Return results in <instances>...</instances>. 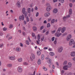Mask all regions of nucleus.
Wrapping results in <instances>:
<instances>
[{"instance_id": "nucleus-30", "label": "nucleus", "mask_w": 75, "mask_h": 75, "mask_svg": "<svg viewBox=\"0 0 75 75\" xmlns=\"http://www.w3.org/2000/svg\"><path fill=\"white\" fill-rule=\"evenodd\" d=\"M55 22V19H53L51 21V24H53Z\"/></svg>"}, {"instance_id": "nucleus-1", "label": "nucleus", "mask_w": 75, "mask_h": 75, "mask_svg": "<svg viewBox=\"0 0 75 75\" xmlns=\"http://www.w3.org/2000/svg\"><path fill=\"white\" fill-rule=\"evenodd\" d=\"M72 38V35H67V36L66 40H67V41H69L71 39V38Z\"/></svg>"}, {"instance_id": "nucleus-24", "label": "nucleus", "mask_w": 75, "mask_h": 75, "mask_svg": "<svg viewBox=\"0 0 75 75\" xmlns=\"http://www.w3.org/2000/svg\"><path fill=\"white\" fill-rule=\"evenodd\" d=\"M50 54L51 56H54V53L53 52H50Z\"/></svg>"}, {"instance_id": "nucleus-61", "label": "nucleus", "mask_w": 75, "mask_h": 75, "mask_svg": "<svg viewBox=\"0 0 75 75\" xmlns=\"http://www.w3.org/2000/svg\"><path fill=\"white\" fill-rule=\"evenodd\" d=\"M55 31H56L55 30H54L53 31H52V33H54Z\"/></svg>"}, {"instance_id": "nucleus-27", "label": "nucleus", "mask_w": 75, "mask_h": 75, "mask_svg": "<svg viewBox=\"0 0 75 75\" xmlns=\"http://www.w3.org/2000/svg\"><path fill=\"white\" fill-rule=\"evenodd\" d=\"M62 35V33H59V34H58L57 35V36L58 37H59L60 35Z\"/></svg>"}, {"instance_id": "nucleus-4", "label": "nucleus", "mask_w": 75, "mask_h": 75, "mask_svg": "<svg viewBox=\"0 0 75 75\" xmlns=\"http://www.w3.org/2000/svg\"><path fill=\"white\" fill-rule=\"evenodd\" d=\"M62 50H63V48H62V47H59L58 49V52H62Z\"/></svg>"}, {"instance_id": "nucleus-14", "label": "nucleus", "mask_w": 75, "mask_h": 75, "mask_svg": "<svg viewBox=\"0 0 75 75\" xmlns=\"http://www.w3.org/2000/svg\"><path fill=\"white\" fill-rule=\"evenodd\" d=\"M22 11L23 14L24 13L26 12L25 11V8H23L22 9Z\"/></svg>"}, {"instance_id": "nucleus-15", "label": "nucleus", "mask_w": 75, "mask_h": 75, "mask_svg": "<svg viewBox=\"0 0 75 75\" xmlns=\"http://www.w3.org/2000/svg\"><path fill=\"white\" fill-rule=\"evenodd\" d=\"M58 1L59 2H60V3L63 4V3H64L65 0H58Z\"/></svg>"}, {"instance_id": "nucleus-49", "label": "nucleus", "mask_w": 75, "mask_h": 75, "mask_svg": "<svg viewBox=\"0 0 75 75\" xmlns=\"http://www.w3.org/2000/svg\"><path fill=\"white\" fill-rule=\"evenodd\" d=\"M32 37H33L35 36V34L34 33H32Z\"/></svg>"}, {"instance_id": "nucleus-3", "label": "nucleus", "mask_w": 75, "mask_h": 75, "mask_svg": "<svg viewBox=\"0 0 75 75\" xmlns=\"http://www.w3.org/2000/svg\"><path fill=\"white\" fill-rule=\"evenodd\" d=\"M9 59H10V60H14L15 59V56H9L8 57Z\"/></svg>"}, {"instance_id": "nucleus-38", "label": "nucleus", "mask_w": 75, "mask_h": 75, "mask_svg": "<svg viewBox=\"0 0 75 75\" xmlns=\"http://www.w3.org/2000/svg\"><path fill=\"white\" fill-rule=\"evenodd\" d=\"M17 4H18V7H20V2H18Z\"/></svg>"}, {"instance_id": "nucleus-32", "label": "nucleus", "mask_w": 75, "mask_h": 75, "mask_svg": "<svg viewBox=\"0 0 75 75\" xmlns=\"http://www.w3.org/2000/svg\"><path fill=\"white\" fill-rule=\"evenodd\" d=\"M23 14H24L25 17H26V16H27V12H24V13H23Z\"/></svg>"}, {"instance_id": "nucleus-7", "label": "nucleus", "mask_w": 75, "mask_h": 75, "mask_svg": "<svg viewBox=\"0 0 75 75\" xmlns=\"http://www.w3.org/2000/svg\"><path fill=\"white\" fill-rule=\"evenodd\" d=\"M16 50L17 52H20L21 51V49L20 47H17L16 48Z\"/></svg>"}, {"instance_id": "nucleus-11", "label": "nucleus", "mask_w": 75, "mask_h": 75, "mask_svg": "<svg viewBox=\"0 0 75 75\" xmlns=\"http://www.w3.org/2000/svg\"><path fill=\"white\" fill-rule=\"evenodd\" d=\"M50 14V13H45V17H48Z\"/></svg>"}, {"instance_id": "nucleus-59", "label": "nucleus", "mask_w": 75, "mask_h": 75, "mask_svg": "<svg viewBox=\"0 0 75 75\" xmlns=\"http://www.w3.org/2000/svg\"><path fill=\"white\" fill-rule=\"evenodd\" d=\"M35 9L36 10H38V8H37V6H36L35 7Z\"/></svg>"}, {"instance_id": "nucleus-12", "label": "nucleus", "mask_w": 75, "mask_h": 75, "mask_svg": "<svg viewBox=\"0 0 75 75\" xmlns=\"http://www.w3.org/2000/svg\"><path fill=\"white\" fill-rule=\"evenodd\" d=\"M33 29L34 31H36L37 30V28L35 26H33Z\"/></svg>"}, {"instance_id": "nucleus-63", "label": "nucleus", "mask_w": 75, "mask_h": 75, "mask_svg": "<svg viewBox=\"0 0 75 75\" xmlns=\"http://www.w3.org/2000/svg\"><path fill=\"white\" fill-rule=\"evenodd\" d=\"M72 60H73V61H75V57H73L72 59Z\"/></svg>"}, {"instance_id": "nucleus-5", "label": "nucleus", "mask_w": 75, "mask_h": 75, "mask_svg": "<svg viewBox=\"0 0 75 75\" xmlns=\"http://www.w3.org/2000/svg\"><path fill=\"white\" fill-rule=\"evenodd\" d=\"M18 70L19 72H22V71H23L22 68L20 67H18Z\"/></svg>"}, {"instance_id": "nucleus-22", "label": "nucleus", "mask_w": 75, "mask_h": 75, "mask_svg": "<svg viewBox=\"0 0 75 75\" xmlns=\"http://www.w3.org/2000/svg\"><path fill=\"white\" fill-rule=\"evenodd\" d=\"M58 11V10L57 9H55L54 10L53 12L54 13H57Z\"/></svg>"}, {"instance_id": "nucleus-47", "label": "nucleus", "mask_w": 75, "mask_h": 75, "mask_svg": "<svg viewBox=\"0 0 75 75\" xmlns=\"http://www.w3.org/2000/svg\"><path fill=\"white\" fill-rule=\"evenodd\" d=\"M11 39H12V37H10L8 38V40H11Z\"/></svg>"}, {"instance_id": "nucleus-18", "label": "nucleus", "mask_w": 75, "mask_h": 75, "mask_svg": "<svg viewBox=\"0 0 75 75\" xmlns=\"http://www.w3.org/2000/svg\"><path fill=\"white\" fill-rule=\"evenodd\" d=\"M72 9L71 8H70L69 11V14H70V15H71V14H72Z\"/></svg>"}, {"instance_id": "nucleus-54", "label": "nucleus", "mask_w": 75, "mask_h": 75, "mask_svg": "<svg viewBox=\"0 0 75 75\" xmlns=\"http://www.w3.org/2000/svg\"><path fill=\"white\" fill-rule=\"evenodd\" d=\"M3 47V44H1L0 45V47Z\"/></svg>"}, {"instance_id": "nucleus-2", "label": "nucleus", "mask_w": 75, "mask_h": 75, "mask_svg": "<svg viewBox=\"0 0 75 75\" xmlns=\"http://www.w3.org/2000/svg\"><path fill=\"white\" fill-rule=\"evenodd\" d=\"M24 20V15H22L19 16V20L20 21H21L22 20Z\"/></svg>"}, {"instance_id": "nucleus-23", "label": "nucleus", "mask_w": 75, "mask_h": 75, "mask_svg": "<svg viewBox=\"0 0 75 75\" xmlns=\"http://www.w3.org/2000/svg\"><path fill=\"white\" fill-rule=\"evenodd\" d=\"M61 28H59L57 30V33H59L61 31Z\"/></svg>"}, {"instance_id": "nucleus-8", "label": "nucleus", "mask_w": 75, "mask_h": 75, "mask_svg": "<svg viewBox=\"0 0 75 75\" xmlns=\"http://www.w3.org/2000/svg\"><path fill=\"white\" fill-rule=\"evenodd\" d=\"M71 57H75V52L74 51L72 52L71 54Z\"/></svg>"}, {"instance_id": "nucleus-6", "label": "nucleus", "mask_w": 75, "mask_h": 75, "mask_svg": "<svg viewBox=\"0 0 75 75\" xmlns=\"http://www.w3.org/2000/svg\"><path fill=\"white\" fill-rule=\"evenodd\" d=\"M68 68H69V67L68 65H66L64 66L63 67V68L64 70H68Z\"/></svg>"}, {"instance_id": "nucleus-45", "label": "nucleus", "mask_w": 75, "mask_h": 75, "mask_svg": "<svg viewBox=\"0 0 75 75\" xmlns=\"http://www.w3.org/2000/svg\"><path fill=\"white\" fill-rule=\"evenodd\" d=\"M54 44H57V40H56V39H55L54 42Z\"/></svg>"}, {"instance_id": "nucleus-35", "label": "nucleus", "mask_w": 75, "mask_h": 75, "mask_svg": "<svg viewBox=\"0 0 75 75\" xmlns=\"http://www.w3.org/2000/svg\"><path fill=\"white\" fill-rule=\"evenodd\" d=\"M44 28V26H41L40 28V30H42Z\"/></svg>"}, {"instance_id": "nucleus-39", "label": "nucleus", "mask_w": 75, "mask_h": 75, "mask_svg": "<svg viewBox=\"0 0 75 75\" xmlns=\"http://www.w3.org/2000/svg\"><path fill=\"white\" fill-rule=\"evenodd\" d=\"M50 23H48V24H47V27L48 28L49 27H50Z\"/></svg>"}, {"instance_id": "nucleus-20", "label": "nucleus", "mask_w": 75, "mask_h": 75, "mask_svg": "<svg viewBox=\"0 0 75 75\" xmlns=\"http://www.w3.org/2000/svg\"><path fill=\"white\" fill-rule=\"evenodd\" d=\"M37 54L38 55H41V52L39 51H38L37 52Z\"/></svg>"}, {"instance_id": "nucleus-42", "label": "nucleus", "mask_w": 75, "mask_h": 75, "mask_svg": "<svg viewBox=\"0 0 75 75\" xmlns=\"http://www.w3.org/2000/svg\"><path fill=\"white\" fill-rule=\"evenodd\" d=\"M3 35V33L1 32H0V36H2Z\"/></svg>"}, {"instance_id": "nucleus-9", "label": "nucleus", "mask_w": 75, "mask_h": 75, "mask_svg": "<svg viewBox=\"0 0 75 75\" xmlns=\"http://www.w3.org/2000/svg\"><path fill=\"white\" fill-rule=\"evenodd\" d=\"M65 30H66V28H65L64 27L62 28V33H64Z\"/></svg>"}, {"instance_id": "nucleus-13", "label": "nucleus", "mask_w": 75, "mask_h": 75, "mask_svg": "<svg viewBox=\"0 0 75 75\" xmlns=\"http://www.w3.org/2000/svg\"><path fill=\"white\" fill-rule=\"evenodd\" d=\"M7 67L9 68H11L12 67V64H8L7 65Z\"/></svg>"}, {"instance_id": "nucleus-10", "label": "nucleus", "mask_w": 75, "mask_h": 75, "mask_svg": "<svg viewBox=\"0 0 75 75\" xmlns=\"http://www.w3.org/2000/svg\"><path fill=\"white\" fill-rule=\"evenodd\" d=\"M46 10L47 11L49 12L50 10H51V8H50V6H48L46 8Z\"/></svg>"}, {"instance_id": "nucleus-51", "label": "nucleus", "mask_w": 75, "mask_h": 75, "mask_svg": "<svg viewBox=\"0 0 75 75\" xmlns=\"http://www.w3.org/2000/svg\"><path fill=\"white\" fill-rule=\"evenodd\" d=\"M20 45L21 47H23V45L21 43H20Z\"/></svg>"}, {"instance_id": "nucleus-33", "label": "nucleus", "mask_w": 75, "mask_h": 75, "mask_svg": "<svg viewBox=\"0 0 75 75\" xmlns=\"http://www.w3.org/2000/svg\"><path fill=\"white\" fill-rule=\"evenodd\" d=\"M23 64L24 65H28V64L27 62H24L23 63Z\"/></svg>"}, {"instance_id": "nucleus-17", "label": "nucleus", "mask_w": 75, "mask_h": 75, "mask_svg": "<svg viewBox=\"0 0 75 75\" xmlns=\"http://www.w3.org/2000/svg\"><path fill=\"white\" fill-rule=\"evenodd\" d=\"M67 66L69 68H70V67H71V66H72V64H71V63H69Z\"/></svg>"}, {"instance_id": "nucleus-36", "label": "nucleus", "mask_w": 75, "mask_h": 75, "mask_svg": "<svg viewBox=\"0 0 75 75\" xmlns=\"http://www.w3.org/2000/svg\"><path fill=\"white\" fill-rule=\"evenodd\" d=\"M67 17H65V16H64L63 18V20L64 21H65V20H66V19H67Z\"/></svg>"}, {"instance_id": "nucleus-26", "label": "nucleus", "mask_w": 75, "mask_h": 75, "mask_svg": "<svg viewBox=\"0 0 75 75\" xmlns=\"http://www.w3.org/2000/svg\"><path fill=\"white\" fill-rule=\"evenodd\" d=\"M7 30V28L6 27H4L3 29V31H6Z\"/></svg>"}, {"instance_id": "nucleus-62", "label": "nucleus", "mask_w": 75, "mask_h": 75, "mask_svg": "<svg viewBox=\"0 0 75 75\" xmlns=\"http://www.w3.org/2000/svg\"><path fill=\"white\" fill-rule=\"evenodd\" d=\"M44 37H42L41 38V40L42 41H43V40H44Z\"/></svg>"}, {"instance_id": "nucleus-21", "label": "nucleus", "mask_w": 75, "mask_h": 75, "mask_svg": "<svg viewBox=\"0 0 75 75\" xmlns=\"http://www.w3.org/2000/svg\"><path fill=\"white\" fill-rule=\"evenodd\" d=\"M31 55L32 58L34 59H35V55H34V54H32Z\"/></svg>"}, {"instance_id": "nucleus-53", "label": "nucleus", "mask_w": 75, "mask_h": 75, "mask_svg": "<svg viewBox=\"0 0 75 75\" xmlns=\"http://www.w3.org/2000/svg\"><path fill=\"white\" fill-rule=\"evenodd\" d=\"M49 34V31H48L47 32H46V35H48Z\"/></svg>"}, {"instance_id": "nucleus-40", "label": "nucleus", "mask_w": 75, "mask_h": 75, "mask_svg": "<svg viewBox=\"0 0 75 75\" xmlns=\"http://www.w3.org/2000/svg\"><path fill=\"white\" fill-rule=\"evenodd\" d=\"M70 42H72V43H74V40L72 39H71L69 41Z\"/></svg>"}, {"instance_id": "nucleus-48", "label": "nucleus", "mask_w": 75, "mask_h": 75, "mask_svg": "<svg viewBox=\"0 0 75 75\" xmlns=\"http://www.w3.org/2000/svg\"><path fill=\"white\" fill-rule=\"evenodd\" d=\"M69 6L70 7H72V3H70L69 4Z\"/></svg>"}, {"instance_id": "nucleus-44", "label": "nucleus", "mask_w": 75, "mask_h": 75, "mask_svg": "<svg viewBox=\"0 0 75 75\" xmlns=\"http://www.w3.org/2000/svg\"><path fill=\"white\" fill-rule=\"evenodd\" d=\"M13 27V25L11 24L10 25L9 28H12V27Z\"/></svg>"}, {"instance_id": "nucleus-55", "label": "nucleus", "mask_w": 75, "mask_h": 75, "mask_svg": "<svg viewBox=\"0 0 75 75\" xmlns=\"http://www.w3.org/2000/svg\"><path fill=\"white\" fill-rule=\"evenodd\" d=\"M58 1V0H53V1L54 3H55V2H57Z\"/></svg>"}, {"instance_id": "nucleus-28", "label": "nucleus", "mask_w": 75, "mask_h": 75, "mask_svg": "<svg viewBox=\"0 0 75 75\" xmlns=\"http://www.w3.org/2000/svg\"><path fill=\"white\" fill-rule=\"evenodd\" d=\"M26 44H27V45H29L30 44V43L29 42V41L28 40H26Z\"/></svg>"}, {"instance_id": "nucleus-57", "label": "nucleus", "mask_w": 75, "mask_h": 75, "mask_svg": "<svg viewBox=\"0 0 75 75\" xmlns=\"http://www.w3.org/2000/svg\"><path fill=\"white\" fill-rule=\"evenodd\" d=\"M23 29L24 30V31H25L26 29H25V28L24 27H23Z\"/></svg>"}, {"instance_id": "nucleus-16", "label": "nucleus", "mask_w": 75, "mask_h": 75, "mask_svg": "<svg viewBox=\"0 0 75 75\" xmlns=\"http://www.w3.org/2000/svg\"><path fill=\"white\" fill-rule=\"evenodd\" d=\"M41 60H40V59H38V65H40V64H41Z\"/></svg>"}, {"instance_id": "nucleus-29", "label": "nucleus", "mask_w": 75, "mask_h": 75, "mask_svg": "<svg viewBox=\"0 0 75 75\" xmlns=\"http://www.w3.org/2000/svg\"><path fill=\"white\" fill-rule=\"evenodd\" d=\"M26 21L27 22H28L30 21V20L29 19V18H28V16H26Z\"/></svg>"}, {"instance_id": "nucleus-58", "label": "nucleus", "mask_w": 75, "mask_h": 75, "mask_svg": "<svg viewBox=\"0 0 75 75\" xmlns=\"http://www.w3.org/2000/svg\"><path fill=\"white\" fill-rule=\"evenodd\" d=\"M44 50H47L48 49V47H45L44 48Z\"/></svg>"}, {"instance_id": "nucleus-19", "label": "nucleus", "mask_w": 75, "mask_h": 75, "mask_svg": "<svg viewBox=\"0 0 75 75\" xmlns=\"http://www.w3.org/2000/svg\"><path fill=\"white\" fill-rule=\"evenodd\" d=\"M67 62H68L67 60L64 61L63 63V65H67Z\"/></svg>"}, {"instance_id": "nucleus-46", "label": "nucleus", "mask_w": 75, "mask_h": 75, "mask_svg": "<svg viewBox=\"0 0 75 75\" xmlns=\"http://www.w3.org/2000/svg\"><path fill=\"white\" fill-rule=\"evenodd\" d=\"M38 14H39V13L38 12H37L36 14V17H38Z\"/></svg>"}, {"instance_id": "nucleus-37", "label": "nucleus", "mask_w": 75, "mask_h": 75, "mask_svg": "<svg viewBox=\"0 0 75 75\" xmlns=\"http://www.w3.org/2000/svg\"><path fill=\"white\" fill-rule=\"evenodd\" d=\"M73 44V43H72V42H71L69 41V45L70 46H71V45H72Z\"/></svg>"}, {"instance_id": "nucleus-31", "label": "nucleus", "mask_w": 75, "mask_h": 75, "mask_svg": "<svg viewBox=\"0 0 75 75\" xmlns=\"http://www.w3.org/2000/svg\"><path fill=\"white\" fill-rule=\"evenodd\" d=\"M44 55H42L41 56V59L42 60H44Z\"/></svg>"}, {"instance_id": "nucleus-56", "label": "nucleus", "mask_w": 75, "mask_h": 75, "mask_svg": "<svg viewBox=\"0 0 75 75\" xmlns=\"http://www.w3.org/2000/svg\"><path fill=\"white\" fill-rule=\"evenodd\" d=\"M44 24H47V21L46 20H45L44 22Z\"/></svg>"}, {"instance_id": "nucleus-34", "label": "nucleus", "mask_w": 75, "mask_h": 75, "mask_svg": "<svg viewBox=\"0 0 75 75\" xmlns=\"http://www.w3.org/2000/svg\"><path fill=\"white\" fill-rule=\"evenodd\" d=\"M23 59H22L20 58V59H18V61L19 62H22Z\"/></svg>"}, {"instance_id": "nucleus-52", "label": "nucleus", "mask_w": 75, "mask_h": 75, "mask_svg": "<svg viewBox=\"0 0 75 75\" xmlns=\"http://www.w3.org/2000/svg\"><path fill=\"white\" fill-rule=\"evenodd\" d=\"M54 38H55V37H54L52 38V41H54Z\"/></svg>"}, {"instance_id": "nucleus-64", "label": "nucleus", "mask_w": 75, "mask_h": 75, "mask_svg": "<svg viewBox=\"0 0 75 75\" xmlns=\"http://www.w3.org/2000/svg\"><path fill=\"white\" fill-rule=\"evenodd\" d=\"M61 72L62 74H64V70H62Z\"/></svg>"}, {"instance_id": "nucleus-60", "label": "nucleus", "mask_w": 75, "mask_h": 75, "mask_svg": "<svg viewBox=\"0 0 75 75\" xmlns=\"http://www.w3.org/2000/svg\"><path fill=\"white\" fill-rule=\"evenodd\" d=\"M49 63H51V59H49Z\"/></svg>"}, {"instance_id": "nucleus-41", "label": "nucleus", "mask_w": 75, "mask_h": 75, "mask_svg": "<svg viewBox=\"0 0 75 75\" xmlns=\"http://www.w3.org/2000/svg\"><path fill=\"white\" fill-rule=\"evenodd\" d=\"M43 69H44V71H47V69L45 67H43Z\"/></svg>"}, {"instance_id": "nucleus-50", "label": "nucleus", "mask_w": 75, "mask_h": 75, "mask_svg": "<svg viewBox=\"0 0 75 75\" xmlns=\"http://www.w3.org/2000/svg\"><path fill=\"white\" fill-rule=\"evenodd\" d=\"M24 23L25 25V24H27V21H24Z\"/></svg>"}, {"instance_id": "nucleus-43", "label": "nucleus", "mask_w": 75, "mask_h": 75, "mask_svg": "<svg viewBox=\"0 0 75 75\" xmlns=\"http://www.w3.org/2000/svg\"><path fill=\"white\" fill-rule=\"evenodd\" d=\"M38 39H40L41 38H40V35L39 34L38 35Z\"/></svg>"}, {"instance_id": "nucleus-25", "label": "nucleus", "mask_w": 75, "mask_h": 75, "mask_svg": "<svg viewBox=\"0 0 75 75\" xmlns=\"http://www.w3.org/2000/svg\"><path fill=\"white\" fill-rule=\"evenodd\" d=\"M28 13H30L31 12V8H28Z\"/></svg>"}]
</instances>
